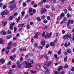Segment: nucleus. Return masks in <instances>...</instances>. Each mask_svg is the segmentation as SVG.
Masks as SVG:
<instances>
[{
	"label": "nucleus",
	"instance_id": "obj_38",
	"mask_svg": "<svg viewBox=\"0 0 74 74\" xmlns=\"http://www.w3.org/2000/svg\"><path fill=\"white\" fill-rule=\"evenodd\" d=\"M66 16L67 18H69V17H71V15H70V14L69 13L67 14Z\"/></svg>",
	"mask_w": 74,
	"mask_h": 74
},
{
	"label": "nucleus",
	"instance_id": "obj_43",
	"mask_svg": "<svg viewBox=\"0 0 74 74\" xmlns=\"http://www.w3.org/2000/svg\"><path fill=\"white\" fill-rule=\"evenodd\" d=\"M16 30H17V28L16 27H14V32H15L16 31Z\"/></svg>",
	"mask_w": 74,
	"mask_h": 74
},
{
	"label": "nucleus",
	"instance_id": "obj_11",
	"mask_svg": "<svg viewBox=\"0 0 74 74\" xmlns=\"http://www.w3.org/2000/svg\"><path fill=\"white\" fill-rule=\"evenodd\" d=\"M62 18V17L61 16H58L57 18V21H60L61 20V19Z\"/></svg>",
	"mask_w": 74,
	"mask_h": 74
},
{
	"label": "nucleus",
	"instance_id": "obj_21",
	"mask_svg": "<svg viewBox=\"0 0 74 74\" xmlns=\"http://www.w3.org/2000/svg\"><path fill=\"white\" fill-rule=\"evenodd\" d=\"M69 23V24L70 23H73V20H71L70 21H69L68 22V23Z\"/></svg>",
	"mask_w": 74,
	"mask_h": 74
},
{
	"label": "nucleus",
	"instance_id": "obj_15",
	"mask_svg": "<svg viewBox=\"0 0 74 74\" xmlns=\"http://www.w3.org/2000/svg\"><path fill=\"white\" fill-rule=\"evenodd\" d=\"M6 37L7 39H10V38H12V36L9 35L7 36Z\"/></svg>",
	"mask_w": 74,
	"mask_h": 74
},
{
	"label": "nucleus",
	"instance_id": "obj_55",
	"mask_svg": "<svg viewBox=\"0 0 74 74\" xmlns=\"http://www.w3.org/2000/svg\"><path fill=\"white\" fill-rule=\"evenodd\" d=\"M10 48H11V46H8L6 48L7 49H10Z\"/></svg>",
	"mask_w": 74,
	"mask_h": 74
},
{
	"label": "nucleus",
	"instance_id": "obj_47",
	"mask_svg": "<svg viewBox=\"0 0 74 74\" xmlns=\"http://www.w3.org/2000/svg\"><path fill=\"white\" fill-rule=\"evenodd\" d=\"M67 57L66 56L65 58L64 59V62H66L67 61Z\"/></svg>",
	"mask_w": 74,
	"mask_h": 74
},
{
	"label": "nucleus",
	"instance_id": "obj_3",
	"mask_svg": "<svg viewBox=\"0 0 74 74\" xmlns=\"http://www.w3.org/2000/svg\"><path fill=\"white\" fill-rule=\"evenodd\" d=\"M51 63V61H50L49 63L47 64H44L43 66V68L44 69H45L46 68H47V67H49Z\"/></svg>",
	"mask_w": 74,
	"mask_h": 74
},
{
	"label": "nucleus",
	"instance_id": "obj_49",
	"mask_svg": "<svg viewBox=\"0 0 74 74\" xmlns=\"http://www.w3.org/2000/svg\"><path fill=\"white\" fill-rule=\"evenodd\" d=\"M7 33L9 34H11V32L10 30H8V31Z\"/></svg>",
	"mask_w": 74,
	"mask_h": 74
},
{
	"label": "nucleus",
	"instance_id": "obj_57",
	"mask_svg": "<svg viewBox=\"0 0 74 74\" xmlns=\"http://www.w3.org/2000/svg\"><path fill=\"white\" fill-rule=\"evenodd\" d=\"M48 54L51 55L52 54V51H50L48 52Z\"/></svg>",
	"mask_w": 74,
	"mask_h": 74
},
{
	"label": "nucleus",
	"instance_id": "obj_59",
	"mask_svg": "<svg viewBox=\"0 0 74 74\" xmlns=\"http://www.w3.org/2000/svg\"><path fill=\"white\" fill-rule=\"evenodd\" d=\"M23 7H25L26 6V3H24L23 4Z\"/></svg>",
	"mask_w": 74,
	"mask_h": 74
},
{
	"label": "nucleus",
	"instance_id": "obj_48",
	"mask_svg": "<svg viewBox=\"0 0 74 74\" xmlns=\"http://www.w3.org/2000/svg\"><path fill=\"white\" fill-rule=\"evenodd\" d=\"M67 52H68V53H70L71 52V49H68L67 50Z\"/></svg>",
	"mask_w": 74,
	"mask_h": 74
},
{
	"label": "nucleus",
	"instance_id": "obj_45",
	"mask_svg": "<svg viewBox=\"0 0 74 74\" xmlns=\"http://www.w3.org/2000/svg\"><path fill=\"white\" fill-rule=\"evenodd\" d=\"M60 16H62V18H63V16H64V13L62 12L61 14V15Z\"/></svg>",
	"mask_w": 74,
	"mask_h": 74
},
{
	"label": "nucleus",
	"instance_id": "obj_27",
	"mask_svg": "<svg viewBox=\"0 0 74 74\" xmlns=\"http://www.w3.org/2000/svg\"><path fill=\"white\" fill-rule=\"evenodd\" d=\"M12 45V42L11 41H10L8 44V46L11 47Z\"/></svg>",
	"mask_w": 74,
	"mask_h": 74
},
{
	"label": "nucleus",
	"instance_id": "obj_23",
	"mask_svg": "<svg viewBox=\"0 0 74 74\" xmlns=\"http://www.w3.org/2000/svg\"><path fill=\"white\" fill-rule=\"evenodd\" d=\"M36 68L37 69H41V66L40 65H38L37 66Z\"/></svg>",
	"mask_w": 74,
	"mask_h": 74
},
{
	"label": "nucleus",
	"instance_id": "obj_58",
	"mask_svg": "<svg viewBox=\"0 0 74 74\" xmlns=\"http://www.w3.org/2000/svg\"><path fill=\"white\" fill-rule=\"evenodd\" d=\"M47 19L48 20H50V19H51V17L49 16H47Z\"/></svg>",
	"mask_w": 74,
	"mask_h": 74
},
{
	"label": "nucleus",
	"instance_id": "obj_13",
	"mask_svg": "<svg viewBox=\"0 0 74 74\" xmlns=\"http://www.w3.org/2000/svg\"><path fill=\"white\" fill-rule=\"evenodd\" d=\"M50 45L51 47H54L55 45V43L51 42L50 44Z\"/></svg>",
	"mask_w": 74,
	"mask_h": 74
},
{
	"label": "nucleus",
	"instance_id": "obj_6",
	"mask_svg": "<svg viewBox=\"0 0 74 74\" xmlns=\"http://www.w3.org/2000/svg\"><path fill=\"white\" fill-rule=\"evenodd\" d=\"M16 7V5H13V6L10 5L9 6V8H10V10H13L14 8H15Z\"/></svg>",
	"mask_w": 74,
	"mask_h": 74
},
{
	"label": "nucleus",
	"instance_id": "obj_34",
	"mask_svg": "<svg viewBox=\"0 0 74 74\" xmlns=\"http://www.w3.org/2000/svg\"><path fill=\"white\" fill-rule=\"evenodd\" d=\"M68 9L69 11H71L72 10V9H71V8L70 7H68Z\"/></svg>",
	"mask_w": 74,
	"mask_h": 74
},
{
	"label": "nucleus",
	"instance_id": "obj_12",
	"mask_svg": "<svg viewBox=\"0 0 74 74\" xmlns=\"http://www.w3.org/2000/svg\"><path fill=\"white\" fill-rule=\"evenodd\" d=\"M68 35L66 34V35H64L63 37V39H68L69 38V37H68Z\"/></svg>",
	"mask_w": 74,
	"mask_h": 74
},
{
	"label": "nucleus",
	"instance_id": "obj_40",
	"mask_svg": "<svg viewBox=\"0 0 74 74\" xmlns=\"http://www.w3.org/2000/svg\"><path fill=\"white\" fill-rule=\"evenodd\" d=\"M58 55H60L61 53V49L58 51Z\"/></svg>",
	"mask_w": 74,
	"mask_h": 74
},
{
	"label": "nucleus",
	"instance_id": "obj_63",
	"mask_svg": "<svg viewBox=\"0 0 74 74\" xmlns=\"http://www.w3.org/2000/svg\"><path fill=\"white\" fill-rule=\"evenodd\" d=\"M9 19L10 20V21H11V20H12V17L11 16H10L9 17Z\"/></svg>",
	"mask_w": 74,
	"mask_h": 74
},
{
	"label": "nucleus",
	"instance_id": "obj_7",
	"mask_svg": "<svg viewBox=\"0 0 74 74\" xmlns=\"http://www.w3.org/2000/svg\"><path fill=\"white\" fill-rule=\"evenodd\" d=\"M47 9H46L45 8L43 9V8H42L41 9L42 14H44V13H45V12H47Z\"/></svg>",
	"mask_w": 74,
	"mask_h": 74
},
{
	"label": "nucleus",
	"instance_id": "obj_53",
	"mask_svg": "<svg viewBox=\"0 0 74 74\" xmlns=\"http://www.w3.org/2000/svg\"><path fill=\"white\" fill-rule=\"evenodd\" d=\"M16 44H17L16 43H14L13 45V47H16Z\"/></svg>",
	"mask_w": 74,
	"mask_h": 74
},
{
	"label": "nucleus",
	"instance_id": "obj_41",
	"mask_svg": "<svg viewBox=\"0 0 74 74\" xmlns=\"http://www.w3.org/2000/svg\"><path fill=\"white\" fill-rule=\"evenodd\" d=\"M6 51L5 49L3 48L1 50V52H2V53H3V52H4V51Z\"/></svg>",
	"mask_w": 74,
	"mask_h": 74
},
{
	"label": "nucleus",
	"instance_id": "obj_31",
	"mask_svg": "<svg viewBox=\"0 0 74 74\" xmlns=\"http://www.w3.org/2000/svg\"><path fill=\"white\" fill-rule=\"evenodd\" d=\"M10 58L11 60H14V57H13L10 56Z\"/></svg>",
	"mask_w": 74,
	"mask_h": 74
},
{
	"label": "nucleus",
	"instance_id": "obj_61",
	"mask_svg": "<svg viewBox=\"0 0 74 74\" xmlns=\"http://www.w3.org/2000/svg\"><path fill=\"white\" fill-rule=\"evenodd\" d=\"M43 3V2L42 1H41L40 2V3H39V5H41V4H42V3Z\"/></svg>",
	"mask_w": 74,
	"mask_h": 74
},
{
	"label": "nucleus",
	"instance_id": "obj_36",
	"mask_svg": "<svg viewBox=\"0 0 74 74\" xmlns=\"http://www.w3.org/2000/svg\"><path fill=\"white\" fill-rule=\"evenodd\" d=\"M32 10H33V9H32V8H29V13H30V12H31L32 11Z\"/></svg>",
	"mask_w": 74,
	"mask_h": 74
},
{
	"label": "nucleus",
	"instance_id": "obj_28",
	"mask_svg": "<svg viewBox=\"0 0 74 74\" xmlns=\"http://www.w3.org/2000/svg\"><path fill=\"white\" fill-rule=\"evenodd\" d=\"M16 48H14L12 50V52L14 53V52H16Z\"/></svg>",
	"mask_w": 74,
	"mask_h": 74
},
{
	"label": "nucleus",
	"instance_id": "obj_22",
	"mask_svg": "<svg viewBox=\"0 0 74 74\" xmlns=\"http://www.w3.org/2000/svg\"><path fill=\"white\" fill-rule=\"evenodd\" d=\"M21 67H22V64H18L17 65V68H18V69H19V68H20Z\"/></svg>",
	"mask_w": 74,
	"mask_h": 74
},
{
	"label": "nucleus",
	"instance_id": "obj_18",
	"mask_svg": "<svg viewBox=\"0 0 74 74\" xmlns=\"http://www.w3.org/2000/svg\"><path fill=\"white\" fill-rule=\"evenodd\" d=\"M36 19L39 22L41 20L40 18L38 17H36Z\"/></svg>",
	"mask_w": 74,
	"mask_h": 74
},
{
	"label": "nucleus",
	"instance_id": "obj_37",
	"mask_svg": "<svg viewBox=\"0 0 74 74\" xmlns=\"http://www.w3.org/2000/svg\"><path fill=\"white\" fill-rule=\"evenodd\" d=\"M41 18L42 19H45V16L44 15H43V16H42Z\"/></svg>",
	"mask_w": 74,
	"mask_h": 74
},
{
	"label": "nucleus",
	"instance_id": "obj_51",
	"mask_svg": "<svg viewBox=\"0 0 74 74\" xmlns=\"http://www.w3.org/2000/svg\"><path fill=\"white\" fill-rule=\"evenodd\" d=\"M46 8H49L50 6L49 5H46Z\"/></svg>",
	"mask_w": 74,
	"mask_h": 74
},
{
	"label": "nucleus",
	"instance_id": "obj_32",
	"mask_svg": "<svg viewBox=\"0 0 74 74\" xmlns=\"http://www.w3.org/2000/svg\"><path fill=\"white\" fill-rule=\"evenodd\" d=\"M3 32L2 33V34L3 36H4L6 34V33H7L6 32H5V30L3 31Z\"/></svg>",
	"mask_w": 74,
	"mask_h": 74
},
{
	"label": "nucleus",
	"instance_id": "obj_10",
	"mask_svg": "<svg viewBox=\"0 0 74 74\" xmlns=\"http://www.w3.org/2000/svg\"><path fill=\"white\" fill-rule=\"evenodd\" d=\"M5 62V61H4V60L3 59L1 58L0 59V63H1V64H4Z\"/></svg>",
	"mask_w": 74,
	"mask_h": 74
},
{
	"label": "nucleus",
	"instance_id": "obj_35",
	"mask_svg": "<svg viewBox=\"0 0 74 74\" xmlns=\"http://www.w3.org/2000/svg\"><path fill=\"white\" fill-rule=\"evenodd\" d=\"M44 58L46 59V60H47V59H48V56H47V55L45 54L44 56Z\"/></svg>",
	"mask_w": 74,
	"mask_h": 74
},
{
	"label": "nucleus",
	"instance_id": "obj_2",
	"mask_svg": "<svg viewBox=\"0 0 74 74\" xmlns=\"http://www.w3.org/2000/svg\"><path fill=\"white\" fill-rule=\"evenodd\" d=\"M23 65H26L25 67L26 68H30V66L29 63L26 61H24L23 62Z\"/></svg>",
	"mask_w": 74,
	"mask_h": 74
},
{
	"label": "nucleus",
	"instance_id": "obj_8",
	"mask_svg": "<svg viewBox=\"0 0 74 74\" xmlns=\"http://www.w3.org/2000/svg\"><path fill=\"white\" fill-rule=\"evenodd\" d=\"M44 69L46 70V71L45 72V74H49V70L47 69V68H44Z\"/></svg>",
	"mask_w": 74,
	"mask_h": 74
},
{
	"label": "nucleus",
	"instance_id": "obj_19",
	"mask_svg": "<svg viewBox=\"0 0 74 74\" xmlns=\"http://www.w3.org/2000/svg\"><path fill=\"white\" fill-rule=\"evenodd\" d=\"M24 25V24L23 23L19 24L18 25V27H23V26Z\"/></svg>",
	"mask_w": 74,
	"mask_h": 74
},
{
	"label": "nucleus",
	"instance_id": "obj_29",
	"mask_svg": "<svg viewBox=\"0 0 74 74\" xmlns=\"http://www.w3.org/2000/svg\"><path fill=\"white\" fill-rule=\"evenodd\" d=\"M30 72H31V73L32 74H35V73H37L36 71H33L32 70L30 71Z\"/></svg>",
	"mask_w": 74,
	"mask_h": 74
},
{
	"label": "nucleus",
	"instance_id": "obj_42",
	"mask_svg": "<svg viewBox=\"0 0 74 74\" xmlns=\"http://www.w3.org/2000/svg\"><path fill=\"white\" fill-rule=\"evenodd\" d=\"M64 45L65 47H66L67 48V47L68 46V45L67 44V43H66V42L65 43Z\"/></svg>",
	"mask_w": 74,
	"mask_h": 74
},
{
	"label": "nucleus",
	"instance_id": "obj_1",
	"mask_svg": "<svg viewBox=\"0 0 74 74\" xmlns=\"http://www.w3.org/2000/svg\"><path fill=\"white\" fill-rule=\"evenodd\" d=\"M52 32H50L49 34L48 32H47L46 33V35L45 36V33L44 32L42 34V37H45V38H51V35H52Z\"/></svg>",
	"mask_w": 74,
	"mask_h": 74
},
{
	"label": "nucleus",
	"instance_id": "obj_33",
	"mask_svg": "<svg viewBox=\"0 0 74 74\" xmlns=\"http://www.w3.org/2000/svg\"><path fill=\"white\" fill-rule=\"evenodd\" d=\"M9 74H13V73H12V70H10L9 72Z\"/></svg>",
	"mask_w": 74,
	"mask_h": 74
},
{
	"label": "nucleus",
	"instance_id": "obj_14",
	"mask_svg": "<svg viewBox=\"0 0 74 74\" xmlns=\"http://www.w3.org/2000/svg\"><path fill=\"white\" fill-rule=\"evenodd\" d=\"M0 43L1 44H3V39L1 38L0 39Z\"/></svg>",
	"mask_w": 74,
	"mask_h": 74
},
{
	"label": "nucleus",
	"instance_id": "obj_4",
	"mask_svg": "<svg viewBox=\"0 0 74 74\" xmlns=\"http://www.w3.org/2000/svg\"><path fill=\"white\" fill-rule=\"evenodd\" d=\"M67 21V18L66 17H64V18L63 21L61 22L60 23V24H62V23H65L66 21Z\"/></svg>",
	"mask_w": 74,
	"mask_h": 74
},
{
	"label": "nucleus",
	"instance_id": "obj_5",
	"mask_svg": "<svg viewBox=\"0 0 74 74\" xmlns=\"http://www.w3.org/2000/svg\"><path fill=\"white\" fill-rule=\"evenodd\" d=\"M9 14V12L8 11L7 12H5V11H3L2 12H1V15L2 16H3L4 14H6V15H8Z\"/></svg>",
	"mask_w": 74,
	"mask_h": 74
},
{
	"label": "nucleus",
	"instance_id": "obj_64",
	"mask_svg": "<svg viewBox=\"0 0 74 74\" xmlns=\"http://www.w3.org/2000/svg\"><path fill=\"white\" fill-rule=\"evenodd\" d=\"M71 71H74V67H73L71 69Z\"/></svg>",
	"mask_w": 74,
	"mask_h": 74
},
{
	"label": "nucleus",
	"instance_id": "obj_39",
	"mask_svg": "<svg viewBox=\"0 0 74 74\" xmlns=\"http://www.w3.org/2000/svg\"><path fill=\"white\" fill-rule=\"evenodd\" d=\"M55 58H57V59H59V58L58 57V55L56 54H54Z\"/></svg>",
	"mask_w": 74,
	"mask_h": 74
},
{
	"label": "nucleus",
	"instance_id": "obj_30",
	"mask_svg": "<svg viewBox=\"0 0 74 74\" xmlns=\"http://www.w3.org/2000/svg\"><path fill=\"white\" fill-rule=\"evenodd\" d=\"M30 24L29 23H27V29H30Z\"/></svg>",
	"mask_w": 74,
	"mask_h": 74
},
{
	"label": "nucleus",
	"instance_id": "obj_50",
	"mask_svg": "<svg viewBox=\"0 0 74 74\" xmlns=\"http://www.w3.org/2000/svg\"><path fill=\"white\" fill-rule=\"evenodd\" d=\"M7 24V22H5L3 23V26H4L5 25Z\"/></svg>",
	"mask_w": 74,
	"mask_h": 74
},
{
	"label": "nucleus",
	"instance_id": "obj_44",
	"mask_svg": "<svg viewBox=\"0 0 74 74\" xmlns=\"http://www.w3.org/2000/svg\"><path fill=\"white\" fill-rule=\"evenodd\" d=\"M47 29H48V25H46L44 29L46 30Z\"/></svg>",
	"mask_w": 74,
	"mask_h": 74
},
{
	"label": "nucleus",
	"instance_id": "obj_60",
	"mask_svg": "<svg viewBox=\"0 0 74 74\" xmlns=\"http://www.w3.org/2000/svg\"><path fill=\"white\" fill-rule=\"evenodd\" d=\"M16 66H15V65H13L12 66V68H15V67Z\"/></svg>",
	"mask_w": 74,
	"mask_h": 74
},
{
	"label": "nucleus",
	"instance_id": "obj_24",
	"mask_svg": "<svg viewBox=\"0 0 74 74\" xmlns=\"http://www.w3.org/2000/svg\"><path fill=\"white\" fill-rule=\"evenodd\" d=\"M67 35L68 37V38H71V34H66Z\"/></svg>",
	"mask_w": 74,
	"mask_h": 74
},
{
	"label": "nucleus",
	"instance_id": "obj_26",
	"mask_svg": "<svg viewBox=\"0 0 74 74\" xmlns=\"http://www.w3.org/2000/svg\"><path fill=\"white\" fill-rule=\"evenodd\" d=\"M10 30H13V27H12V26L11 25H10Z\"/></svg>",
	"mask_w": 74,
	"mask_h": 74
},
{
	"label": "nucleus",
	"instance_id": "obj_62",
	"mask_svg": "<svg viewBox=\"0 0 74 74\" xmlns=\"http://www.w3.org/2000/svg\"><path fill=\"white\" fill-rule=\"evenodd\" d=\"M68 65H66L64 66V68H68Z\"/></svg>",
	"mask_w": 74,
	"mask_h": 74
},
{
	"label": "nucleus",
	"instance_id": "obj_46",
	"mask_svg": "<svg viewBox=\"0 0 74 74\" xmlns=\"http://www.w3.org/2000/svg\"><path fill=\"white\" fill-rule=\"evenodd\" d=\"M67 9L64 10V13L66 14H67Z\"/></svg>",
	"mask_w": 74,
	"mask_h": 74
},
{
	"label": "nucleus",
	"instance_id": "obj_17",
	"mask_svg": "<svg viewBox=\"0 0 74 74\" xmlns=\"http://www.w3.org/2000/svg\"><path fill=\"white\" fill-rule=\"evenodd\" d=\"M41 44L42 46H44L45 45V41H42V42Z\"/></svg>",
	"mask_w": 74,
	"mask_h": 74
},
{
	"label": "nucleus",
	"instance_id": "obj_9",
	"mask_svg": "<svg viewBox=\"0 0 74 74\" xmlns=\"http://www.w3.org/2000/svg\"><path fill=\"white\" fill-rule=\"evenodd\" d=\"M39 35L38 33H36L35 35L34 36V38H36V39H37L38 38V36Z\"/></svg>",
	"mask_w": 74,
	"mask_h": 74
},
{
	"label": "nucleus",
	"instance_id": "obj_25",
	"mask_svg": "<svg viewBox=\"0 0 74 74\" xmlns=\"http://www.w3.org/2000/svg\"><path fill=\"white\" fill-rule=\"evenodd\" d=\"M62 68H63V66H60L58 69V71H60V70L62 69Z\"/></svg>",
	"mask_w": 74,
	"mask_h": 74
},
{
	"label": "nucleus",
	"instance_id": "obj_54",
	"mask_svg": "<svg viewBox=\"0 0 74 74\" xmlns=\"http://www.w3.org/2000/svg\"><path fill=\"white\" fill-rule=\"evenodd\" d=\"M16 37L15 36H14L13 38V41H15V40H16Z\"/></svg>",
	"mask_w": 74,
	"mask_h": 74
},
{
	"label": "nucleus",
	"instance_id": "obj_16",
	"mask_svg": "<svg viewBox=\"0 0 74 74\" xmlns=\"http://www.w3.org/2000/svg\"><path fill=\"white\" fill-rule=\"evenodd\" d=\"M69 22H68V24H67V28L69 29H71V26L70 25H69Z\"/></svg>",
	"mask_w": 74,
	"mask_h": 74
},
{
	"label": "nucleus",
	"instance_id": "obj_52",
	"mask_svg": "<svg viewBox=\"0 0 74 74\" xmlns=\"http://www.w3.org/2000/svg\"><path fill=\"white\" fill-rule=\"evenodd\" d=\"M18 14L16 12L14 13V16H17L18 15Z\"/></svg>",
	"mask_w": 74,
	"mask_h": 74
},
{
	"label": "nucleus",
	"instance_id": "obj_56",
	"mask_svg": "<svg viewBox=\"0 0 74 74\" xmlns=\"http://www.w3.org/2000/svg\"><path fill=\"white\" fill-rule=\"evenodd\" d=\"M49 47V44H47L46 46V48H48Z\"/></svg>",
	"mask_w": 74,
	"mask_h": 74
},
{
	"label": "nucleus",
	"instance_id": "obj_20",
	"mask_svg": "<svg viewBox=\"0 0 74 74\" xmlns=\"http://www.w3.org/2000/svg\"><path fill=\"white\" fill-rule=\"evenodd\" d=\"M34 47L36 48L38 47V44L37 43L34 44Z\"/></svg>",
	"mask_w": 74,
	"mask_h": 74
}]
</instances>
